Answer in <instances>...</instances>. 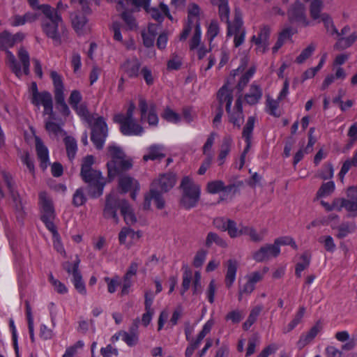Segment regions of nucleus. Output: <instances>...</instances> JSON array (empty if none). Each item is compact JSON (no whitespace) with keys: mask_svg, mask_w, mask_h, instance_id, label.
I'll return each mask as SVG.
<instances>
[{"mask_svg":"<svg viewBox=\"0 0 357 357\" xmlns=\"http://www.w3.org/2000/svg\"><path fill=\"white\" fill-rule=\"evenodd\" d=\"M24 36V34L21 32L11 34L10 32L4 31L0 33V50H6V63L18 77L29 73L30 60L29 53L22 47L18 51V57L23 67L22 69L13 54L8 49L22 41Z\"/></svg>","mask_w":357,"mask_h":357,"instance_id":"1","label":"nucleus"},{"mask_svg":"<svg viewBox=\"0 0 357 357\" xmlns=\"http://www.w3.org/2000/svg\"><path fill=\"white\" fill-rule=\"evenodd\" d=\"M94 162L95 159L93 155H89L84 157L82 162L80 175L82 180L89 184L91 196L98 197L102 195L107 181L100 171L93 169Z\"/></svg>","mask_w":357,"mask_h":357,"instance_id":"2","label":"nucleus"},{"mask_svg":"<svg viewBox=\"0 0 357 357\" xmlns=\"http://www.w3.org/2000/svg\"><path fill=\"white\" fill-rule=\"evenodd\" d=\"M213 6L218 7L220 18L227 24V36H234V45H241L245 36V31L243 26V21L240 16L236 15L232 23L229 22V8L227 0H211Z\"/></svg>","mask_w":357,"mask_h":357,"instance_id":"3","label":"nucleus"},{"mask_svg":"<svg viewBox=\"0 0 357 357\" xmlns=\"http://www.w3.org/2000/svg\"><path fill=\"white\" fill-rule=\"evenodd\" d=\"M43 13L45 17L41 23L43 32L48 38L52 39L56 45H60L61 33L63 34L65 32L61 16L56 9L50 6H43Z\"/></svg>","mask_w":357,"mask_h":357,"instance_id":"4","label":"nucleus"},{"mask_svg":"<svg viewBox=\"0 0 357 357\" xmlns=\"http://www.w3.org/2000/svg\"><path fill=\"white\" fill-rule=\"evenodd\" d=\"M107 155L110 158V160L107 163L109 181L114 180L122 172L128 171L132 167V158L127 157L119 146L114 144L109 146Z\"/></svg>","mask_w":357,"mask_h":357,"instance_id":"5","label":"nucleus"},{"mask_svg":"<svg viewBox=\"0 0 357 357\" xmlns=\"http://www.w3.org/2000/svg\"><path fill=\"white\" fill-rule=\"evenodd\" d=\"M181 195L180 206L186 210L195 208L198 204L201 197V186L195 183L192 178L184 176L180 184Z\"/></svg>","mask_w":357,"mask_h":357,"instance_id":"6","label":"nucleus"},{"mask_svg":"<svg viewBox=\"0 0 357 357\" xmlns=\"http://www.w3.org/2000/svg\"><path fill=\"white\" fill-rule=\"evenodd\" d=\"M218 98L220 105L226 104V110L229 114V121L238 128L242 124L244 116L243 114L242 100L239 98L235 102V106L231 109L233 96L231 91L226 86H222L218 92Z\"/></svg>","mask_w":357,"mask_h":357,"instance_id":"7","label":"nucleus"},{"mask_svg":"<svg viewBox=\"0 0 357 357\" xmlns=\"http://www.w3.org/2000/svg\"><path fill=\"white\" fill-rule=\"evenodd\" d=\"M135 105L130 102L125 114H119L114 116V121L120 124V130L123 135L128 136H140L144 132V128L134 117Z\"/></svg>","mask_w":357,"mask_h":357,"instance_id":"8","label":"nucleus"},{"mask_svg":"<svg viewBox=\"0 0 357 357\" xmlns=\"http://www.w3.org/2000/svg\"><path fill=\"white\" fill-rule=\"evenodd\" d=\"M39 204L41 208V219L47 229H53L55 226L54 220L55 213L52 201L45 192L39 194Z\"/></svg>","mask_w":357,"mask_h":357,"instance_id":"9","label":"nucleus"},{"mask_svg":"<svg viewBox=\"0 0 357 357\" xmlns=\"http://www.w3.org/2000/svg\"><path fill=\"white\" fill-rule=\"evenodd\" d=\"M139 108L141 112V119L145 120L151 126L158 124L159 119L156 112V105L153 102H147L144 98L139 99Z\"/></svg>","mask_w":357,"mask_h":357,"instance_id":"10","label":"nucleus"},{"mask_svg":"<svg viewBox=\"0 0 357 357\" xmlns=\"http://www.w3.org/2000/svg\"><path fill=\"white\" fill-rule=\"evenodd\" d=\"M288 19L291 24H296L301 26H307L310 25L306 13L305 7L301 3L296 1L287 12Z\"/></svg>","mask_w":357,"mask_h":357,"instance_id":"11","label":"nucleus"},{"mask_svg":"<svg viewBox=\"0 0 357 357\" xmlns=\"http://www.w3.org/2000/svg\"><path fill=\"white\" fill-rule=\"evenodd\" d=\"M107 135V124L103 118L98 117L93 125L91 133V141L97 149L103 147Z\"/></svg>","mask_w":357,"mask_h":357,"instance_id":"12","label":"nucleus"},{"mask_svg":"<svg viewBox=\"0 0 357 357\" xmlns=\"http://www.w3.org/2000/svg\"><path fill=\"white\" fill-rule=\"evenodd\" d=\"M271 29L268 25H261L259 30L252 37V41L256 46V50L264 53L269 46V37Z\"/></svg>","mask_w":357,"mask_h":357,"instance_id":"13","label":"nucleus"},{"mask_svg":"<svg viewBox=\"0 0 357 357\" xmlns=\"http://www.w3.org/2000/svg\"><path fill=\"white\" fill-rule=\"evenodd\" d=\"M31 102L38 107L43 106L44 115L53 116L52 96L50 92L42 91L36 93L34 97H31Z\"/></svg>","mask_w":357,"mask_h":357,"instance_id":"14","label":"nucleus"},{"mask_svg":"<svg viewBox=\"0 0 357 357\" xmlns=\"http://www.w3.org/2000/svg\"><path fill=\"white\" fill-rule=\"evenodd\" d=\"M119 188L122 192H131V197L135 199L137 192L139 191L140 185L139 181L129 175H121L119 178Z\"/></svg>","mask_w":357,"mask_h":357,"instance_id":"15","label":"nucleus"},{"mask_svg":"<svg viewBox=\"0 0 357 357\" xmlns=\"http://www.w3.org/2000/svg\"><path fill=\"white\" fill-rule=\"evenodd\" d=\"M280 253V248L277 245L266 244L253 252L252 258L257 262H262L278 257Z\"/></svg>","mask_w":357,"mask_h":357,"instance_id":"16","label":"nucleus"},{"mask_svg":"<svg viewBox=\"0 0 357 357\" xmlns=\"http://www.w3.org/2000/svg\"><path fill=\"white\" fill-rule=\"evenodd\" d=\"M139 231H135L129 227H123L119 234V241L127 249H130L141 238Z\"/></svg>","mask_w":357,"mask_h":357,"instance_id":"17","label":"nucleus"},{"mask_svg":"<svg viewBox=\"0 0 357 357\" xmlns=\"http://www.w3.org/2000/svg\"><path fill=\"white\" fill-rule=\"evenodd\" d=\"M188 22L184 26L183 30L180 35V40H185L188 37L193 27L192 17H196V22H199V16L200 14V8L195 3H190L188 7Z\"/></svg>","mask_w":357,"mask_h":357,"instance_id":"18","label":"nucleus"},{"mask_svg":"<svg viewBox=\"0 0 357 357\" xmlns=\"http://www.w3.org/2000/svg\"><path fill=\"white\" fill-rule=\"evenodd\" d=\"M176 183V176L172 173L160 174L152 183L151 188H159L161 192H166L172 188Z\"/></svg>","mask_w":357,"mask_h":357,"instance_id":"19","label":"nucleus"},{"mask_svg":"<svg viewBox=\"0 0 357 357\" xmlns=\"http://www.w3.org/2000/svg\"><path fill=\"white\" fill-rule=\"evenodd\" d=\"M121 207V202H119L114 195L110 194L106 199L105 207L104 209V216L106 218H112L116 222H118L116 215L117 207Z\"/></svg>","mask_w":357,"mask_h":357,"instance_id":"20","label":"nucleus"},{"mask_svg":"<svg viewBox=\"0 0 357 357\" xmlns=\"http://www.w3.org/2000/svg\"><path fill=\"white\" fill-rule=\"evenodd\" d=\"M35 142L37 156L40 162V167L45 169L50 164L48 149L38 137H35Z\"/></svg>","mask_w":357,"mask_h":357,"instance_id":"21","label":"nucleus"},{"mask_svg":"<svg viewBox=\"0 0 357 357\" xmlns=\"http://www.w3.org/2000/svg\"><path fill=\"white\" fill-rule=\"evenodd\" d=\"M263 91L261 87L256 83H252L248 91L245 94L244 99L246 103L250 105L257 104L261 99Z\"/></svg>","mask_w":357,"mask_h":357,"instance_id":"22","label":"nucleus"},{"mask_svg":"<svg viewBox=\"0 0 357 357\" xmlns=\"http://www.w3.org/2000/svg\"><path fill=\"white\" fill-rule=\"evenodd\" d=\"M146 11L151 15V17L155 21L161 23L166 15L169 20H172V16L169 13L168 6L164 3H160L159 8H149V6L146 9Z\"/></svg>","mask_w":357,"mask_h":357,"instance_id":"23","label":"nucleus"},{"mask_svg":"<svg viewBox=\"0 0 357 357\" xmlns=\"http://www.w3.org/2000/svg\"><path fill=\"white\" fill-rule=\"evenodd\" d=\"M151 200H154L156 207L158 209H162L165 207V204L161 192L154 188H151L149 194L145 196L144 204V208L145 209L150 208Z\"/></svg>","mask_w":357,"mask_h":357,"instance_id":"24","label":"nucleus"},{"mask_svg":"<svg viewBox=\"0 0 357 357\" xmlns=\"http://www.w3.org/2000/svg\"><path fill=\"white\" fill-rule=\"evenodd\" d=\"M226 275L225 282L226 287L229 289L231 287L236 280V272L238 269V262L235 259H229L226 264Z\"/></svg>","mask_w":357,"mask_h":357,"instance_id":"25","label":"nucleus"},{"mask_svg":"<svg viewBox=\"0 0 357 357\" xmlns=\"http://www.w3.org/2000/svg\"><path fill=\"white\" fill-rule=\"evenodd\" d=\"M71 21L75 31L79 35L84 34L89 29L88 20L82 13H77L72 15Z\"/></svg>","mask_w":357,"mask_h":357,"instance_id":"26","label":"nucleus"},{"mask_svg":"<svg viewBox=\"0 0 357 357\" xmlns=\"http://www.w3.org/2000/svg\"><path fill=\"white\" fill-rule=\"evenodd\" d=\"M321 327L319 325H315L310 328L306 333L301 335L296 346L299 350L303 349L305 346L309 344L320 331Z\"/></svg>","mask_w":357,"mask_h":357,"instance_id":"27","label":"nucleus"},{"mask_svg":"<svg viewBox=\"0 0 357 357\" xmlns=\"http://www.w3.org/2000/svg\"><path fill=\"white\" fill-rule=\"evenodd\" d=\"M165 157L164 148L162 145L153 144L146 149V153L143 156V160H160Z\"/></svg>","mask_w":357,"mask_h":357,"instance_id":"28","label":"nucleus"},{"mask_svg":"<svg viewBox=\"0 0 357 357\" xmlns=\"http://www.w3.org/2000/svg\"><path fill=\"white\" fill-rule=\"evenodd\" d=\"M141 63L139 61L133 58L128 59L121 66V68L129 77H137L139 75Z\"/></svg>","mask_w":357,"mask_h":357,"instance_id":"29","label":"nucleus"},{"mask_svg":"<svg viewBox=\"0 0 357 357\" xmlns=\"http://www.w3.org/2000/svg\"><path fill=\"white\" fill-rule=\"evenodd\" d=\"M234 187L233 185H225L221 180H214L207 183L206 190L210 194H217L220 192H229Z\"/></svg>","mask_w":357,"mask_h":357,"instance_id":"30","label":"nucleus"},{"mask_svg":"<svg viewBox=\"0 0 357 357\" xmlns=\"http://www.w3.org/2000/svg\"><path fill=\"white\" fill-rule=\"evenodd\" d=\"M232 143V139L229 136L224 137L222 139L220 152L217 158L218 166H222L225 162L226 158L231 151Z\"/></svg>","mask_w":357,"mask_h":357,"instance_id":"31","label":"nucleus"},{"mask_svg":"<svg viewBox=\"0 0 357 357\" xmlns=\"http://www.w3.org/2000/svg\"><path fill=\"white\" fill-rule=\"evenodd\" d=\"M54 119V114L49 116L45 121V129L51 137H59L60 135H65L66 132L61 128V126L53 121Z\"/></svg>","mask_w":357,"mask_h":357,"instance_id":"32","label":"nucleus"},{"mask_svg":"<svg viewBox=\"0 0 357 357\" xmlns=\"http://www.w3.org/2000/svg\"><path fill=\"white\" fill-rule=\"evenodd\" d=\"M245 225L242 224L237 225L236 222L232 220L227 219V224L226 225V228H224L225 231H227L229 236L231 238H237L239 237L244 234V229Z\"/></svg>","mask_w":357,"mask_h":357,"instance_id":"33","label":"nucleus"},{"mask_svg":"<svg viewBox=\"0 0 357 357\" xmlns=\"http://www.w3.org/2000/svg\"><path fill=\"white\" fill-rule=\"evenodd\" d=\"M151 0H123L119 1L116 7L118 11H123L124 9H128L130 6L137 8L143 7L145 10L149 6Z\"/></svg>","mask_w":357,"mask_h":357,"instance_id":"34","label":"nucleus"},{"mask_svg":"<svg viewBox=\"0 0 357 357\" xmlns=\"http://www.w3.org/2000/svg\"><path fill=\"white\" fill-rule=\"evenodd\" d=\"M50 77L52 79L54 85V96L64 95V86L62 76L57 72L52 70L50 73Z\"/></svg>","mask_w":357,"mask_h":357,"instance_id":"35","label":"nucleus"},{"mask_svg":"<svg viewBox=\"0 0 357 357\" xmlns=\"http://www.w3.org/2000/svg\"><path fill=\"white\" fill-rule=\"evenodd\" d=\"M121 212L127 225H132L136 222V217L130 205L126 200L121 202Z\"/></svg>","mask_w":357,"mask_h":357,"instance_id":"36","label":"nucleus"},{"mask_svg":"<svg viewBox=\"0 0 357 357\" xmlns=\"http://www.w3.org/2000/svg\"><path fill=\"white\" fill-rule=\"evenodd\" d=\"M220 32L219 24L217 20H213L210 22L207 26L206 37L211 46L214 38L218 36Z\"/></svg>","mask_w":357,"mask_h":357,"instance_id":"37","label":"nucleus"},{"mask_svg":"<svg viewBox=\"0 0 357 357\" xmlns=\"http://www.w3.org/2000/svg\"><path fill=\"white\" fill-rule=\"evenodd\" d=\"M202 29L200 22H195L193 36L190 40V49L194 50L200 46L202 38Z\"/></svg>","mask_w":357,"mask_h":357,"instance_id":"38","label":"nucleus"},{"mask_svg":"<svg viewBox=\"0 0 357 357\" xmlns=\"http://www.w3.org/2000/svg\"><path fill=\"white\" fill-rule=\"evenodd\" d=\"M335 189V183L332 181L324 183L317 190L316 199H319L322 197H326L333 193Z\"/></svg>","mask_w":357,"mask_h":357,"instance_id":"39","label":"nucleus"},{"mask_svg":"<svg viewBox=\"0 0 357 357\" xmlns=\"http://www.w3.org/2000/svg\"><path fill=\"white\" fill-rule=\"evenodd\" d=\"M64 143L68 157L70 160H73L75 158L77 151V142L73 137L67 136L64 138Z\"/></svg>","mask_w":357,"mask_h":357,"instance_id":"40","label":"nucleus"},{"mask_svg":"<svg viewBox=\"0 0 357 357\" xmlns=\"http://www.w3.org/2000/svg\"><path fill=\"white\" fill-rule=\"evenodd\" d=\"M311 256L307 252H304L300 257V261L296 264L295 274L297 277H301L302 272L306 269L310 264Z\"/></svg>","mask_w":357,"mask_h":357,"instance_id":"41","label":"nucleus"},{"mask_svg":"<svg viewBox=\"0 0 357 357\" xmlns=\"http://www.w3.org/2000/svg\"><path fill=\"white\" fill-rule=\"evenodd\" d=\"M357 39V33L354 32L348 37L340 38L334 45V49L341 50L350 47Z\"/></svg>","mask_w":357,"mask_h":357,"instance_id":"42","label":"nucleus"},{"mask_svg":"<svg viewBox=\"0 0 357 357\" xmlns=\"http://www.w3.org/2000/svg\"><path fill=\"white\" fill-rule=\"evenodd\" d=\"M324 3L321 0H313L310 6V13L311 17L314 20H319L321 18V11L323 8Z\"/></svg>","mask_w":357,"mask_h":357,"instance_id":"43","label":"nucleus"},{"mask_svg":"<svg viewBox=\"0 0 357 357\" xmlns=\"http://www.w3.org/2000/svg\"><path fill=\"white\" fill-rule=\"evenodd\" d=\"M213 243H215L221 248L227 247L226 241L220 237L217 234L209 232L206 236L205 244L207 247H211Z\"/></svg>","mask_w":357,"mask_h":357,"instance_id":"44","label":"nucleus"},{"mask_svg":"<svg viewBox=\"0 0 357 357\" xmlns=\"http://www.w3.org/2000/svg\"><path fill=\"white\" fill-rule=\"evenodd\" d=\"M316 44L310 43L305 49H303L301 54L296 57V62L298 64L304 63L308 58L312 56L316 50Z\"/></svg>","mask_w":357,"mask_h":357,"instance_id":"45","label":"nucleus"},{"mask_svg":"<svg viewBox=\"0 0 357 357\" xmlns=\"http://www.w3.org/2000/svg\"><path fill=\"white\" fill-rule=\"evenodd\" d=\"M321 21L324 23L325 27H326V31L333 36V35H336L337 36H339V32L337 31V29L335 28V26H334L333 24V22L331 19V17L326 13H322L321 15V18L320 19Z\"/></svg>","mask_w":357,"mask_h":357,"instance_id":"46","label":"nucleus"},{"mask_svg":"<svg viewBox=\"0 0 357 357\" xmlns=\"http://www.w3.org/2000/svg\"><path fill=\"white\" fill-rule=\"evenodd\" d=\"M56 108L61 115L68 116L70 114V110L65 101V95L54 96Z\"/></svg>","mask_w":357,"mask_h":357,"instance_id":"47","label":"nucleus"},{"mask_svg":"<svg viewBox=\"0 0 357 357\" xmlns=\"http://www.w3.org/2000/svg\"><path fill=\"white\" fill-rule=\"evenodd\" d=\"M280 100H278L277 98L276 100H274L269 96L266 98V111L268 112L270 115H272L273 116H279L280 114L278 112V108L279 107V102Z\"/></svg>","mask_w":357,"mask_h":357,"instance_id":"48","label":"nucleus"},{"mask_svg":"<svg viewBox=\"0 0 357 357\" xmlns=\"http://www.w3.org/2000/svg\"><path fill=\"white\" fill-rule=\"evenodd\" d=\"M52 232L53 236V245L54 249L59 252L61 255L66 256V252L64 248L61 243L59 234L57 231L56 227L54 226L53 229H47Z\"/></svg>","mask_w":357,"mask_h":357,"instance_id":"49","label":"nucleus"},{"mask_svg":"<svg viewBox=\"0 0 357 357\" xmlns=\"http://www.w3.org/2000/svg\"><path fill=\"white\" fill-rule=\"evenodd\" d=\"M264 231L257 232L252 227L245 226L243 235L249 236L250 240L254 242H261L264 240Z\"/></svg>","mask_w":357,"mask_h":357,"instance_id":"50","label":"nucleus"},{"mask_svg":"<svg viewBox=\"0 0 357 357\" xmlns=\"http://www.w3.org/2000/svg\"><path fill=\"white\" fill-rule=\"evenodd\" d=\"M80 264V259L77 256L76 259L73 263H70L69 261H66L63 263V267L66 271L68 274L73 275V278L80 273L79 271V266Z\"/></svg>","mask_w":357,"mask_h":357,"instance_id":"51","label":"nucleus"},{"mask_svg":"<svg viewBox=\"0 0 357 357\" xmlns=\"http://www.w3.org/2000/svg\"><path fill=\"white\" fill-rule=\"evenodd\" d=\"M182 63V56L174 53L171 55L170 59L167 61V69L169 70H177L181 67Z\"/></svg>","mask_w":357,"mask_h":357,"instance_id":"52","label":"nucleus"},{"mask_svg":"<svg viewBox=\"0 0 357 357\" xmlns=\"http://www.w3.org/2000/svg\"><path fill=\"white\" fill-rule=\"evenodd\" d=\"M86 200L84 190L82 188L77 189L73 196V204L76 207L81 206L86 203Z\"/></svg>","mask_w":357,"mask_h":357,"instance_id":"53","label":"nucleus"},{"mask_svg":"<svg viewBox=\"0 0 357 357\" xmlns=\"http://www.w3.org/2000/svg\"><path fill=\"white\" fill-rule=\"evenodd\" d=\"M162 118L168 122L177 123L181 121L180 115L169 107H166L161 115Z\"/></svg>","mask_w":357,"mask_h":357,"instance_id":"54","label":"nucleus"},{"mask_svg":"<svg viewBox=\"0 0 357 357\" xmlns=\"http://www.w3.org/2000/svg\"><path fill=\"white\" fill-rule=\"evenodd\" d=\"M339 203V211L344 208L348 211H357V201L349 200L344 198H338Z\"/></svg>","mask_w":357,"mask_h":357,"instance_id":"55","label":"nucleus"},{"mask_svg":"<svg viewBox=\"0 0 357 357\" xmlns=\"http://www.w3.org/2000/svg\"><path fill=\"white\" fill-rule=\"evenodd\" d=\"M255 118L254 116H250L248 119L247 123L243 128V137L245 141L251 140L252 133L255 127Z\"/></svg>","mask_w":357,"mask_h":357,"instance_id":"56","label":"nucleus"},{"mask_svg":"<svg viewBox=\"0 0 357 357\" xmlns=\"http://www.w3.org/2000/svg\"><path fill=\"white\" fill-rule=\"evenodd\" d=\"M215 324V320L214 317H211L210 319L204 324L202 331L199 333L196 339L202 342L205 336L210 333Z\"/></svg>","mask_w":357,"mask_h":357,"instance_id":"57","label":"nucleus"},{"mask_svg":"<svg viewBox=\"0 0 357 357\" xmlns=\"http://www.w3.org/2000/svg\"><path fill=\"white\" fill-rule=\"evenodd\" d=\"M84 344V342L82 340L77 341L74 344L68 347L66 349V351L64 354H63L62 357H76L78 350L83 348Z\"/></svg>","mask_w":357,"mask_h":357,"instance_id":"58","label":"nucleus"},{"mask_svg":"<svg viewBox=\"0 0 357 357\" xmlns=\"http://www.w3.org/2000/svg\"><path fill=\"white\" fill-rule=\"evenodd\" d=\"M72 282L74 284L75 289L83 296H86L87 294L86 285L82 280L81 273L74 276L72 280Z\"/></svg>","mask_w":357,"mask_h":357,"instance_id":"59","label":"nucleus"},{"mask_svg":"<svg viewBox=\"0 0 357 357\" xmlns=\"http://www.w3.org/2000/svg\"><path fill=\"white\" fill-rule=\"evenodd\" d=\"M217 290V284L215 280L212 279L205 291V294L208 301L213 304L215 301V295Z\"/></svg>","mask_w":357,"mask_h":357,"instance_id":"60","label":"nucleus"},{"mask_svg":"<svg viewBox=\"0 0 357 357\" xmlns=\"http://www.w3.org/2000/svg\"><path fill=\"white\" fill-rule=\"evenodd\" d=\"M356 227L354 223H346L340 225L338 228L337 237L342 238L347 236L349 234L354 232Z\"/></svg>","mask_w":357,"mask_h":357,"instance_id":"61","label":"nucleus"},{"mask_svg":"<svg viewBox=\"0 0 357 357\" xmlns=\"http://www.w3.org/2000/svg\"><path fill=\"white\" fill-rule=\"evenodd\" d=\"M207 254V250L204 249L199 250L194 257L192 261L193 266L197 268L201 267L206 259Z\"/></svg>","mask_w":357,"mask_h":357,"instance_id":"62","label":"nucleus"},{"mask_svg":"<svg viewBox=\"0 0 357 357\" xmlns=\"http://www.w3.org/2000/svg\"><path fill=\"white\" fill-rule=\"evenodd\" d=\"M305 312V307L301 306L295 314L294 319L290 321L288 325V331L293 330L302 320Z\"/></svg>","mask_w":357,"mask_h":357,"instance_id":"63","label":"nucleus"},{"mask_svg":"<svg viewBox=\"0 0 357 357\" xmlns=\"http://www.w3.org/2000/svg\"><path fill=\"white\" fill-rule=\"evenodd\" d=\"M255 287L251 284L248 280H246V282L239 287L238 298V301H241L243 299L244 295H250L255 290Z\"/></svg>","mask_w":357,"mask_h":357,"instance_id":"64","label":"nucleus"}]
</instances>
